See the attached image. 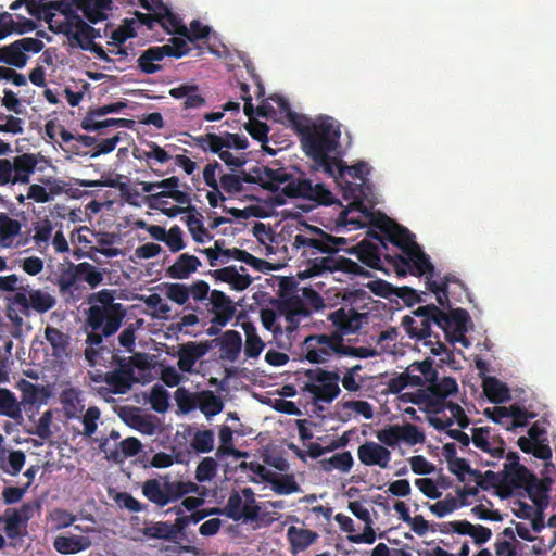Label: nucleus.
<instances>
[{"instance_id": "obj_1", "label": "nucleus", "mask_w": 556, "mask_h": 556, "mask_svg": "<svg viewBox=\"0 0 556 556\" xmlns=\"http://www.w3.org/2000/svg\"><path fill=\"white\" fill-rule=\"evenodd\" d=\"M370 225L382 232L378 235L375 230H369L368 236L375 239L386 251L387 243H391L402 251V254H384V261L394 273L400 277L408 274L416 277H426V288L435 295L437 303L442 306L448 305L447 293L451 283H456L463 288V281L452 274L445 275L438 280V273L429 256L421 250L416 242V236L408 228H404L389 216L379 213H372L369 216Z\"/></svg>"}, {"instance_id": "obj_2", "label": "nucleus", "mask_w": 556, "mask_h": 556, "mask_svg": "<svg viewBox=\"0 0 556 556\" xmlns=\"http://www.w3.org/2000/svg\"><path fill=\"white\" fill-rule=\"evenodd\" d=\"M455 289H459L460 292L468 293V289L463 283L460 288L456 283H451L450 293H447V301L450 305L445 307L441 305L443 309L433 303L420 306L413 311L412 316L402 317L401 326L404 331L409 336L410 339L424 340V345L429 348L432 355H440L446 352V346L440 341L439 333L431 331V325L438 326L444 331L447 341L460 342L464 346H468V339L465 338V333L468 332V324L470 323V316L468 311L463 308L452 309L451 295L455 293ZM469 296V294H467Z\"/></svg>"}, {"instance_id": "obj_3", "label": "nucleus", "mask_w": 556, "mask_h": 556, "mask_svg": "<svg viewBox=\"0 0 556 556\" xmlns=\"http://www.w3.org/2000/svg\"><path fill=\"white\" fill-rule=\"evenodd\" d=\"M291 125L295 130L302 151L313 162L314 170H331L329 161L340 155L341 124L332 116L319 115L311 119L305 115H291Z\"/></svg>"}, {"instance_id": "obj_4", "label": "nucleus", "mask_w": 556, "mask_h": 556, "mask_svg": "<svg viewBox=\"0 0 556 556\" xmlns=\"http://www.w3.org/2000/svg\"><path fill=\"white\" fill-rule=\"evenodd\" d=\"M307 229V235L299 233L293 238V245L298 249H304V253L311 250V255H314L316 252L327 254L325 257L309 260L306 270L307 276L313 277L334 273L363 277L370 276L358 263L337 255V252L346 243L345 238L328 235L318 227L308 226Z\"/></svg>"}, {"instance_id": "obj_5", "label": "nucleus", "mask_w": 556, "mask_h": 556, "mask_svg": "<svg viewBox=\"0 0 556 556\" xmlns=\"http://www.w3.org/2000/svg\"><path fill=\"white\" fill-rule=\"evenodd\" d=\"M330 163L331 170L319 169L325 176L333 178L342 192V198L351 200L349 210H343L340 213V220L344 224H352L362 227V223L356 219H346L349 211H357L363 216L371 214L370 207L364 205L363 201L374 198V187L368 180L370 167L366 161H358L357 163L349 166L342 161V154L333 157Z\"/></svg>"}, {"instance_id": "obj_6", "label": "nucleus", "mask_w": 556, "mask_h": 556, "mask_svg": "<svg viewBox=\"0 0 556 556\" xmlns=\"http://www.w3.org/2000/svg\"><path fill=\"white\" fill-rule=\"evenodd\" d=\"M115 290L101 289L89 295V308L86 311V334L89 341L100 343L102 337H112L118 332L127 311L121 302H115Z\"/></svg>"}, {"instance_id": "obj_7", "label": "nucleus", "mask_w": 556, "mask_h": 556, "mask_svg": "<svg viewBox=\"0 0 556 556\" xmlns=\"http://www.w3.org/2000/svg\"><path fill=\"white\" fill-rule=\"evenodd\" d=\"M199 485L191 481H172L168 475L160 479H148L142 484L144 497L159 507L167 506L181 500L180 505L188 511H194L204 505L202 497H185L188 494H199Z\"/></svg>"}, {"instance_id": "obj_8", "label": "nucleus", "mask_w": 556, "mask_h": 556, "mask_svg": "<svg viewBox=\"0 0 556 556\" xmlns=\"http://www.w3.org/2000/svg\"><path fill=\"white\" fill-rule=\"evenodd\" d=\"M58 301L49 292L40 288L26 286L25 290L7 298L5 316L14 328V337L23 332L25 318H30L33 313L43 315L54 307Z\"/></svg>"}, {"instance_id": "obj_9", "label": "nucleus", "mask_w": 556, "mask_h": 556, "mask_svg": "<svg viewBox=\"0 0 556 556\" xmlns=\"http://www.w3.org/2000/svg\"><path fill=\"white\" fill-rule=\"evenodd\" d=\"M344 339L333 332L309 334L302 342V353L309 364H326L341 357Z\"/></svg>"}, {"instance_id": "obj_10", "label": "nucleus", "mask_w": 556, "mask_h": 556, "mask_svg": "<svg viewBox=\"0 0 556 556\" xmlns=\"http://www.w3.org/2000/svg\"><path fill=\"white\" fill-rule=\"evenodd\" d=\"M38 164V154L22 153L12 159H0V186L28 185Z\"/></svg>"}, {"instance_id": "obj_11", "label": "nucleus", "mask_w": 556, "mask_h": 556, "mask_svg": "<svg viewBox=\"0 0 556 556\" xmlns=\"http://www.w3.org/2000/svg\"><path fill=\"white\" fill-rule=\"evenodd\" d=\"M305 377L309 382L304 386V391L316 402L331 403L341 393L340 375L336 370L321 368L306 369Z\"/></svg>"}, {"instance_id": "obj_12", "label": "nucleus", "mask_w": 556, "mask_h": 556, "mask_svg": "<svg viewBox=\"0 0 556 556\" xmlns=\"http://www.w3.org/2000/svg\"><path fill=\"white\" fill-rule=\"evenodd\" d=\"M190 51L186 39L179 37H172L169 43L161 47L155 46L144 50L137 59V66L140 72L144 74H154L162 70V66L156 64L165 56L182 58Z\"/></svg>"}, {"instance_id": "obj_13", "label": "nucleus", "mask_w": 556, "mask_h": 556, "mask_svg": "<svg viewBox=\"0 0 556 556\" xmlns=\"http://www.w3.org/2000/svg\"><path fill=\"white\" fill-rule=\"evenodd\" d=\"M429 384L427 389L420 390L415 394L406 393L412 403L417 405L425 404L427 407H434L435 412L443 409L445 400L453 393L457 392L456 380L451 377H445L440 381H427Z\"/></svg>"}, {"instance_id": "obj_14", "label": "nucleus", "mask_w": 556, "mask_h": 556, "mask_svg": "<svg viewBox=\"0 0 556 556\" xmlns=\"http://www.w3.org/2000/svg\"><path fill=\"white\" fill-rule=\"evenodd\" d=\"M282 193L290 199H307L319 205L333 204L332 192L323 182L313 184L307 178L292 180L285 185Z\"/></svg>"}, {"instance_id": "obj_15", "label": "nucleus", "mask_w": 556, "mask_h": 556, "mask_svg": "<svg viewBox=\"0 0 556 556\" xmlns=\"http://www.w3.org/2000/svg\"><path fill=\"white\" fill-rule=\"evenodd\" d=\"M45 45L41 40L25 37L0 48V63L24 68L28 56L25 52L38 53L43 49Z\"/></svg>"}, {"instance_id": "obj_16", "label": "nucleus", "mask_w": 556, "mask_h": 556, "mask_svg": "<svg viewBox=\"0 0 556 556\" xmlns=\"http://www.w3.org/2000/svg\"><path fill=\"white\" fill-rule=\"evenodd\" d=\"M85 343L84 355L89 366L103 365L104 367H113L118 365V359L122 356L121 351L115 349L111 337H102L101 342L93 343L89 341V334H86Z\"/></svg>"}, {"instance_id": "obj_17", "label": "nucleus", "mask_w": 556, "mask_h": 556, "mask_svg": "<svg viewBox=\"0 0 556 556\" xmlns=\"http://www.w3.org/2000/svg\"><path fill=\"white\" fill-rule=\"evenodd\" d=\"M53 285L56 286L60 296L66 303H76L84 296L85 287L75 269L72 268V263L60 268Z\"/></svg>"}, {"instance_id": "obj_18", "label": "nucleus", "mask_w": 556, "mask_h": 556, "mask_svg": "<svg viewBox=\"0 0 556 556\" xmlns=\"http://www.w3.org/2000/svg\"><path fill=\"white\" fill-rule=\"evenodd\" d=\"M113 367L116 368L104 374L94 375L92 377V381L109 384L110 393L125 394L138 381L136 378V371L122 365H114Z\"/></svg>"}, {"instance_id": "obj_19", "label": "nucleus", "mask_w": 556, "mask_h": 556, "mask_svg": "<svg viewBox=\"0 0 556 556\" xmlns=\"http://www.w3.org/2000/svg\"><path fill=\"white\" fill-rule=\"evenodd\" d=\"M503 475L505 476V489H507L509 492L518 489H523L531 492V490L534 488L541 492H545V490L541 488L536 476L531 473V471L526 466L504 467Z\"/></svg>"}, {"instance_id": "obj_20", "label": "nucleus", "mask_w": 556, "mask_h": 556, "mask_svg": "<svg viewBox=\"0 0 556 556\" xmlns=\"http://www.w3.org/2000/svg\"><path fill=\"white\" fill-rule=\"evenodd\" d=\"M208 304H211V312L214 315L211 323L216 326L228 325L237 312L230 296L220 290H212L211 295H208Z\"/></svg>"}, {"instance_id": "obj_21", "label": "nucleus", "mask_w": 556, "mask_h": 556, "mask_svg": "<svg viewBox=\"0 0 556 556\" xmlns=\"http://www.w3.org/2000/svg\"><path fill=\"white\" fill-rule=\"evenodd\" d=\"M212 344L208 341H189L181 344L178 350V369L182 372H193L198 361L206 355Z\"/></svg>"}, {"instance_id": "obj_22", "label": "nucleus", "mask_w": 556, "mask_h": 556, "mask_svg": "<svg viewBox=\"0 0 556 556\" xmlns=\"http://www.w3.org/2000/svg\"><path fill=\"white\" fill-rule=\"evenodd\" d=\"M328 320L334 326V331L331 333L340 334L342 339L344 336L356 333L361 329L362 314L353 308L345 311L343 307L337 309L328 315Z\"/></svg>"}, {"instance_id": "obj_23", "label": "nucleus", "mask_w": 556, "mask_h": 556, "mask_svg": "<svg viewBox=\"0 0 556 556\" xmlns=\"http://www.w3.org/2000/svg\"><path fill=\"white\" fill-rule=\"evenodd\" d=\"M50 29L53 33L64 35L70 42H75L79 49L80 45L87 46L93 42L90 41V34L93 33V26L89 25L83 18H76L75 23H60L56 27L50 25Z\"/></svg>"}, {"instance_id": "obj_24", "label": "nucleus", "mask_w": 556, "mask_h": 556, "mask_svg": "<svg viewBox=\"0 0 556 556\" xmlns=\"http://www.w3.org/2000/svg\"><path fill=\"white\" fill-rule=\"evenodd\" d=\"M357 456L359 462L367 467L379 466L388 468V464L391 460V452L384 445L372 441L359 444Z\"/></svg>"}, {"instance_id": "obj_25", "label": "nucleus", "mask_w": 556, "mask_h": 556, "mask_svg": "<svg viewBox=\"0 0 556 556\" xmlns=\"http://www.w3.org/2000/svg\"><path fill=\"white\" fill-rule=\"evenodd\" d=\"M382 247L378 243L370 242L368 239H363L357 244L349 250L350 253L357 256L359 262L370 268L386 271L382 266V253L380 249Z\"/></svg>"}, {"instance_id": "obj_26", "label": "nucleus", "mask_w": 556, "mask_h": 556, "mask_svg": "<svg viewBox=\"0 0 556 556\" xmlns=\"http://www.w3.org/2000/svg\"><path fill=\"white\" fill-rule=\"evenodd\" d=\"M169 94L177 100L185 99L182 101V110H197L203 108L206 103L204 96L200 93L198 85L182 84L172 88Z\"/></svg>"}, {"instance_id": "obj_27", "label": "nucleus", "mask_w": 556, "mask_h": 556, "mask_svg": "<svg viewBox=\"0 0 556 556\" xmlns=\"http://www.w3.org/2000/svg\"><path fill=\"white\" fill-rule=\"evenodd\" d=\"M201 266L200 260L188 253H181L176 262L165 270V276L174 280H187Z\"/></svg>"}, {"instance_id": "obj_28", "label": "nucleus", "mask_w": 556, "mask_h": 556, "mask_svg": "<svg viewBox=\"0 0 556 556\" xmlns=\"http://www.w3.org/2000/svg\"><path fill=\"white\" fill-rule=\"evenodd\" d=\"M76 9L84 13L89 23L96 24L97 22L106 18V11L112 10V0H74Z\"/></svg>"}, {"instance_id": "obj_29", "label": "nucleus", "mask_w": 556, "mask_h": 556, "mask_svg": "<svg viewBox=\"0 0 556 556\" xmlns=\"http://www.w3.org/2000/svg\"><path fill=\"white\" fill-rule=\"evenodd\" d=\"M45 340L51 346V354L56 358H62L68 355L70 336L62 330L48 325L45 328Z\"/></svg>"}, {"instance_id": "obj_30", "label": "nucleus", "mask_w": 556, "mask_h": 556, "mask_svg": "<svg viewBox=\"0 0 556 556\" xmlns=\"http://www.w3.org/2000/svg\"><path fill=\"white\" fill-rule=\"evenodd\" d=\"M51 10H56L65 16V21L62 23H75L76 18H81L77 13L78 10L76 9V3L73 2V0H58L42 4L41 12L43 14V20L48 23H51L54 16Z\"/></svg>"}, {"instance_id": "obj_31", "label": "nucleus", "mask_w": 556, "mask_h": 556, "mask_svg": "<svg viewBox=\"0 0 556 556\" xmlns=\"http://www.w3.org/2000/svg\"><path fill=\"white\" fill-rule=\"evenodd\" d=\"M220 254L223 256L245 263L248 266L257 271L266 273L274 269L271 263L263 258H256L247 250H240L238 248L225 249L220 250Z\"/></svg>"}, {"instance_id": "obj_32", "label": "nucleus", "mask_w": 556, "mask_h": 556, "mask_svg": "<svg viewBox=\"0 0 556 556\" xmlns=\"http://www.w3.org/2000/svg\"><path fill=\"white\" fill-rule=\"evenodd\" d=\"M233 430L229 426L223 425L219 429V447L215 452L216 458L232 456L236 459L245 458L248 452H241L233 446Z\"/></svg>"}, {"instance_id": "obj_33", "label": "nucleus", "mask_w": 556, "mask_h": 556, "mask_svg": "<svg viewBox=\"0 0 556 556\" xmlns=\"http://www.w3.org/2000/svg\"><path fill=\"white\" fill-rule=\"evenodd\" d=\"M89 546L90 541L84 535H60L53 541L54 551L62 555L76 554L80 551H86Z\"/></svg>"}, {"instance_id": "obj_34", "label": "nucleus", "mask_w": 556, "mask_h": 556, "mask_svg": "<svg viewBox=\"0 0 556 556\" xmlns=\"http://www.w3.org/2000/svg\"><path fill=\"white\" fill-rule=\"evenodd\" d=\"M242 346L241 334L236 330L225 331L220 339L222 358L233 363L238 359Z\"/></svg>"}, {"instance_id": "obj_35", "label": "nucleus", "mask_w": 556, "mask_h": 556, "mask_svg": "<svg viewBox=\"0 0 556 556\" xmlns=\"http://www.w3.org/2000/svg\"><path fill=\"white\" fill-rule=\"evenodd\" d=\"M262 172L261 186L267 191L276 192L279 190L280 185L292 181L290 180V174L286 172L285 167L263 166Z\"/></svg>"}, {"instance_id": "obj_36", "label": "nucleus", "mask_w": 556, "mask_h": 556, "mask_svg": "<svg viewBox=\"0 0 556 556\" xmlns=\"http://www.w3.org/2000/svg\"><path fill=\"white\" fill-rule=\"evenodd\" d=\"M288 540L291 544L292 551H306L311 544H314L318 534L309 529L290 526L288 528Z\"/></svg>"}, {"instance_id": "obj_37", "label": "nucleus", "mask_w": 556, "mask_h": 556, "mask_svg": "<svg viewBox=\"0 0 556 556\" xmlns=\"http://www.w3.org/2000/svg\"><path fill=\"white\" fill-rule=\"evenodd\" d=\"M20 232V220L11 218L8 213H0V247L5 249L13 247Z\"/></svg>"}, {"instance_id": "obj_38", "label": "nucleus", "mask_w": 556, "mask_h": 556, "mask_svg": "<svg viewBox=\"0 0 556 556\" xmlns=\"http://www.w3.org/2000/svg\"><path fill=\"white\" fill-rule=\"evenodd\" d=\"M142 534L147 539L178 542L174 528L168 521H155L143 527Z\"/></svg>"}, {"instance_id": "obj_39", "label": "nucleus", "mask_w": 556, "mask_h": 556, "mask_svg": "<svg viewBox=\"0 0 556 556\" xmlns=\"http://www.w3.org/2000/svg\"><path fill=\"white\" fill-rule=\"evenodd\" d=\"M276 308H278L280 315L295 316L298 318H307L311 315L306 303L299 295H292L279 301Z\"/></svg>"}, {"instance_id": "obj_40", "label": "nucleus", "mask_w": 556, "mask_h": 556, "mask_svg": "<svg viewBox=\"0 0 556 556\" xmlns=\"http://www.w3.org/2000/svg\"><path fill=\"white\" fill-rule=\"evenodd\" d=\"M72 268L75 269L80 279V282L85 281L88 287L92 289L97 288L103 282L104 269L97 268L92 264L87 262L78 264L72 263Z\"/></svg>"}, {"instance_id": "obj_41", "label": "nucleus", "mask_w": 556, "mask_h": 556, "mask_svg": "<svg viewBox=\"0 0 556 556\" xmlns=\"http://www.w3.org/2000/svg\"><path fill=\"white\" fill-rule=\"evenodd\" d=\"M142 444L136 437H128L118 444H114V451L110 453V460L121 463L128 457H132L139 453Z\"/></svg>"}, {"instance_id": "obj_42", "label": "nucleus", "mask_w": 556, "mask_h": 556, "mask_svg": "<svg viewBox=\"0 0 556 556\" xmlns=\"http://www.w3.org/2000/svg\"><path fill=\"white\" fill-rule=\"evenodd\" d=\"M197 407L206 418H211L222 413L224 403L214 392L202 391L199 392Z\"/></svg>"}, {"instance_id": "obj_43", "label": "nucleus", "mask_w": 556, "mask_h": 556, "mask_svg": "<svg viewBox=\"0 0 556 556\" xmlns=\"http://www.w3.org/2000/svg\"><path fill=\"white\" fill-rule=\"evenodd\" d=\"M319 466H321L323 470L326 472H329L332 469H337L343 473H346L351 470L353 466V457L351 452L336 453L333 456L329 458L320 459Z\"/></svg>"}, {"instance_id": "obj_44", "label": "nucleus", "mask_w": 556, "mask_h": 556, "mask_svg": "<svg viewBox=\"0 0 556 556\" xmlns=\"http://www.w3.org/2000/svg\"><path fill=\"white\" fill-rule=\"evenodd\" d=\"M137 37V20H122L121 25L113 29L110 38V45L119 47L124 45L128 39Z\"/></svg>"}, {"instance_id": "obj_45", "label": "nucleus", "mask_w": 556, "mask_h": 556, "mask_svg": "<svg viewBox=\"0 0 556 556\" xmlns=\"http://www.w3.org/2000/svg\"><path fill=\"white\" fill-rule=\"evenodd\" d=\"M269 483L271 484V490L279 495H290L300 491L299 483L294 477L289 473L281 476L274 473Z\"/></svg>"}, {"instance_id": "obj_46", "label": "nucleus", "mask_w": 556, "mask_h": 556, "mask_svg": "<svg viewBox=\"0 0 556 556\" xmlns=\"http://www.w3.org/2000/svg\"><path fill=\"white\" fill-rule=\"evenodd\" d=\"M61 403L65 415L68 418L77 417L84 410V404L81 403L78 392L75 389H68L61 393Z\"/></svg>"}, {"instance_id": "obj_47", "label": "nucleus", "mask_w": 556, "mask_h": 556, "mask_svg": "<svg viewBox=\"0 0 556 556\" xmlns=\"http://www.w3.org/2000/svg\"><path fill=\"white\" fill-rule=\"evenodd\" d=\"M214 141V149L222 150L223 148H236L238 150H245L249 147V141L245 136L239 134H231L226 131L224 136L211 138Z\"/></svg>"}, {"instance_id": "obj_48", "label": "nucleus", "mask_w": 556, "mask_h": 556, "mask_svg": "<svg viewBox=\"0 0 556 556\" xmlns=\"http://www.w3.org/2000/svg\"><path fill=\"white\" fill-rule=\"evenodd\" d=\"M21 415V408L13 392L0 388V416L16 419Z\"/></svg>"}, {"instance_id": "obj_49", "label": "nucleus", "mask_w": 556, "mask_h": 556, "mask_svg": "<svg viewBox=\"0 0 556 556\" xmlns=\"http://www.w3.org/2000/svg\"><path fill=\"white\" fill-rule=\"evenodd\" d=\"M190 446L198 453H210L214 448L213 430H197L191 438Z\"/></svg>"}, {"instance_id": "obj_50", "label": "nucleus", "mask_w": 556, "mask_h": 556, "mask_svg": "<svg viewBox=\"0 0 556 556\" xmlns=\"http://www.w3.org/2000/svg\"><path fill=\"white\" fill-rule=\"evenodd\" d=\"M198 397L199 392H190L184 387H179L176 392H174V401L177 402V406L182 414H188L195 409Z\"/></svg>"}, {"instance_id": "obj_51", "label": "nucleus", "mask_w": 556, "mask_h": 556, "mask_svg": "<svg viewBox=\"0 0 556 556\" xmlns=\"http://www.w3.org/2000/svg\"><path fill=\"white\" fill-rule=\"evenodd\" d=\"M242 497H244V504H242L241 513L242 519L257 520L260 510L262 509L255 500V493L251 488L241 490Z\"/></svg>"}, {"instance_id": "obj_52", "label": "nucleus", "mask_w": 556, "mask_h": 556, "mask_svg": "<svg viewBox=\"0 0 556 556\" xmlns=\"http://www.w3.org/2000/svg\"><path fill=\"white\" fill-rule=\"evenodd\" d=\"M484 392L488 399L493 403H502L508 399L506 384L495 378H489L484 381Z\"/></svg>"}, {"instance_id": "obj_53", "label": "nucleus", "mask_w": 556, "mask_h": 556, "mask_svg": "<svg viewBox=\"0 0 556 556\" xmlns=\"http://www.w3.org/2000/svg\"><path fill=\"white\" fill-rule=\"evenodd\" d=\"M217 471V463L214 457H205L199 462L195 469V480L198 483L212 481Z\"/></svg>"}, {"instance_id": "obj_54", "label": "nucleus", "mask_w": 556, "mask_h": 556, "mask_svg": "<svg viewBox=\"0 0 556 556\" xmlns=\"http://www.w3.org/2000/svg\"><path fill=\"white\" fill-rule=\"evenodd\" d=\"M27 527V521L21 519L17 514H11L10 509L5 511L4 531L9 539L14 540L23 535V529Z\"/></svg>"}, {"instance_id": "obj_55", "label": "nucleus", "mask_w": 556, "mask_h": 556, "mask_svg": "<svg viewBox=\"0 0 556 556\" xmlns=\"http://www.w3.org/2000/svg\"><path fill=\"white\" fill-rule=\"evenodd\" d=\"M400 433L402 442L409 445L424 444L426 441L425 433L419 430L416 425L410 422L403 424L402 426L400 425Z\"/></svg>"}, {"instance_id": "obj_56", "label": "nucleus", "mask_w": 556, "mask_h": 556, "mask_svg": "<svg viewBox=\"0 0 556 556\" xmlns=\"http://www.w3.org/2000/svg\"><path fill=\"white\" fill-rule=\"evenodd\" d=\"M507 407H509V414L511 417L509 426H507V431H515L518 428H522L528 425L530 419L535 417L534 414L528 413L519 405L514 404Z\"/></svg>"}, {"instance_id": "obj_57", "label": "nucleus", "mask_w": 556, "mask_h": 556, "mask_svg": "<svg viewBox=\"0 0 556 556\" xmlns=\"http://www.w3.org/2000/svg\"><path fill=\"white\" fill-rule=\"evenodd\" d=\"M165 296L173 303L185 305L189 300L188 285L172 282L165 285Z\"/></svg>"}, {"instance_id": "obj_58", "label": "nucleus", "mask_w": 556, "mask_h": 556, "mask_svg": "<svg viewBox=\"0 0 556 556\" xmlns=\"http://www.w3.org/2000/svg\"><path fill=\"white\" fill-rule=\"evenodd\" d=\"M26 199H31L36 203H47L51 200L49 191L46 190L45 186L39 184H31L27 188V194H18L16 197L18 204H24Z\"/></svg>"}, {"instance_id": "obj_59", "label": "nucleus", "mask_w": 556, "mask_h": 556, "mask_svg": "<svg viewBox=\"0 0 556 556\" xmlns=\"http://www.w3.org/2000/svg\"><path fill=\"white\" fill-rule=\"evenodd\" d=\"M376 437L381 445L395 447L402 441L400 425L387 426L378 430Z\"/></svg>"}, {"instance_id": "obj_60", "label": "nucleus", "mask_w": 556, "mask_h": 556, "mask_svg": "<svg viewBox=\"0 0 556 556\" xmlns=\"http://www.w3.org/2000/svg\"><path fill=\"white\" fill-rule=\"evenodd\" d=\"M169 35H188V27L174 13L168 14L162 20L155 21Z\"/></svg>"}, {"instance_id": "obj_61", "label": "nucleus", "mask_w": 556, "mask_h": 556, "mask_svg": "<svg viewBox=\"0 0 556 556\" xmlns=\"http://www.w3.org/2000/svg\"><path fill=\"white\" fill-rule=\"evenodd\" d=\"M150 402L156 413H164L169 407V393L159 384L152 388Z\"/></svg>"}, {"instance_id": "obj_62", "label": "nucleus", "mask_w": 556, "mask_h": 556, "mask_svg": "<svg viewBox=\"0 0 556 556\" xmlns=\"http://www.w3.org/2000/svg\"><path fill=\"white\" fill-rule=\"evenodd\" d=\"M462 506L457 498L447 495L442 501H438L435 504L429 505V510L431 514H433L438 518H443L447 514H451L456 508Z\"/></svg>"}, {"instance_id": "obj_63", "label": "nucleus", "mask_w": 556, "mask_h": 556, "mask_svg": "<svg viewBox=\"0 0 556 556\" xmlns=\"http://www.w3.org/2000/svg\"><path fill=\"white\" fill-rule=\"evenodd\" d=\"M504 478L505 476L503 475V470L498 472L488 470L484 473H482L481 479L477 481V485L482 490H489L491 488L504 490Z\"/></svg>"}, {"instance_id": "obj_64", "label": "nucleus", "mask_w": 556, "mask_h": 556, "mask_svg": "<svg viewBox=\"0 0 556 556\" xmlns=\"http://www.w3.org/2000/svg\"><path fill=\"white\" fill-rule=\"evenodd\" d=\"M242 504H243L242 494L240 495L239 492L233 491L230 494L228 502H226V505L224 507V511H225L226 516L236 521L241 520L242 519V513H241Z\"/></svg>"}]
</instances>
